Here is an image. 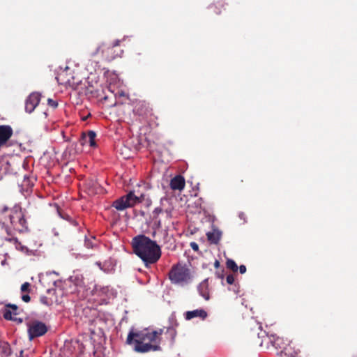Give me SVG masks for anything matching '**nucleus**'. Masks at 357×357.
<instances>
[{
	"mask_svg": "<svg viewBox=\"0 0 357 357\" xmlns=\"http://www.w3.org/2000/svg\"><path fill=\"white\" fill-rule=\"evenodd\" d=\"M163 329L149 331L148 329L135 331L131 329L127 336L126 344L133 345L134 350L138 353H147L158 351L160 335Z\"/></svg>",
	"mask_w": 357,
	"mask_h": 357,
	"instance_id": "1",
	"label": "nucleus"
},
{
	"mask_svg": "<svg viewBox=\"0 0 357 357\" xmlns=\"http://www.w3.org/2000/svg\"><path fill=\"white\" fill-rule=\"evenodd\" d=\"M131 244L133 252L142 259L146 268L156 264L162 256L160 246L157 242L144 234L133 237Z\"/></svg>",
	"mask_w": 357,
	"mask_h": 357,
	"instance_id": "2",
	"label": "nucleus"
},
{
	"mask_svg": "<svg viewBox=\"0 0 357 357\" xmlns=\"http://www.w3.org/2000/svg\"><path fill=\"white\" fill-rule=\"evenodd\" d=\"M9 212L8 216L11 226L13 229L24 233L29 230L28 223L25 219V213L22 207L15 205L13 208L9 209L7 206L0 208V215H3Z\"/></svg>",
	"mask_w": 357,
	"mask_h": 357,
	"instance_id": "3",
	"label": "nucleus"
},
{
	"mask_svg": "<svg viewBox=\"0 0 357 357\" xmlns=\"http://www.w3.org/2000/svg\"><path fill=\"white\" fill-rule=\"evenodd\" d=\"M123 50L120 48V40H116L112 44L102 43L100 44L95 51L91 53V57H95L99 54L103 60L111 61L117 57H121Z\"/></svg>",
	"mask_w": 357,
	"mask_h": 357,
	"instance_id": "4",
	"label": "nucleus"
},
{
	"mask_svg": "<svg viewBox=\"0 0 357 357\" xmlns=\"http://www.w3.org/2000/svg\"><path fill=\"white\" fill-rule=\"evenodd\" d=\"M168 277L174 284L184 285L191 280L190 269L185 264L177 263L171 268Z\"/></svg>",
	"mask_w": 357,
	"mask_h": 357,
	"instance_id": "5",
	"label": "nucleus"
},
{
	"mask_svg": "<svg viewBox=\"0 0 357 357\" xmlns=\"http://www.w3.org/2000/svg\"><path fill=\"white\" fill-rule=\"evenodd\" d=\"M144 199V194L136 195L133 191H130L127 195L115 200L112 204V206L118 211H123L127 208L132 207L137 204L142 202Z\"/></svg>",
	"mask_w": 357,
	"mask_h": 357,
	"instance_id": "6",
	"label": "nucleus"
},
{
	"mask_svg": "<svg viewBox=\"0 0 357 357\" xmlns=\"http://www.w3.org/2000/svg\"><path fill=\"white\" fill-rule=\"evenodd\" d=\"M48 331L46 324L38 320L31 321L28 324V336L29 340L44 335Z\"/></svg>",
	"mask_w": 357,
	"mask_h": 357,
	"instance_id": "7",
	"label": "nucleus"
},
{
	"mask_svg": "<svg viewBox=\"0 0 357 357\" xmlns=\"http://www.w3.org/2000/svg\"><path fill=\"white\" fill-rule=\"evenodd\" d=\"M5 231L7 234V236L3 238L5 241L13 243L15 245V248L17 250L24 253L29 255V252H31L27 247L23 245L17 238L13 236V234L10 229L6 227Z\"/></svg>",
	"mask_w": 357,
	"mask_h": 357,
	"instance_id": "8",
	"label": "nucleus"
},
{
	"mask_svg": "<svg viewBox=\"0 0 357 357\" xmlns=\"http://www.w3.org/2000/svg\"><path fill=\"white\" fill-rule=\"evenodd\" d=\"M40 100V94L37 92L31 93L26 100L25 110L31 113L38 106Z\"/></svg>",
	"mask_w": 357,
	"mask_h": 357,
	"instance_id": "9",
	"label": "nucleus"
},
{
	"mask_svg": "<svg viewBox=\"0 0 357 357\" xmlns=\"http://www.w3.org/2000/svg\"><path fill=\"white\" fill-rule=\"evenodd\" d=\"M13 133L12 128L8 125L0 126V147L6 144Z\"/></svg>",
	"mask_w": 357,
	"mask_h": 357,
	"instance_id": "10",
	"label": "nucleus"
},
{
	"mask_svg": "<svg viewBox=\"0 0 357 357\" xmlns=\"http://www.w3.org/2000/svg\"><path fill=\"white\" fill-rule=\"evenodd\" d=\"M96 137V133L93 130H89L86 133H82L80 144L82 146L89 144L90 146H96L95 138Z\"/></svg>",
	"mask_w": 357,
	"mask_h": 357,
	"instance_id": "11",
	"label": "nucleus"
},
{
	"mask_svg": "<svg viewBox=\"0 0 357 357\" xmlns=\"http://www.w3.org/2000/svg\"><path fill=\"white\" fill-rule=\"evenodd\" d=\"M207 316L208 314L204 309H196L192 311H187L184 314V317L186 320H191L196 317H199L202 320H204Z\"/></svg>",
	"mask_w": 357,
	"mask_h": 357,
	"instance_id": "12",
	"label": "nucleus"
},
{
	"mask_svg": "<svg viewBox=\"0 0 357 357\" xmlns=\"http://www.w3.org/2000/svg\"><path fill=\"white\" fill-rule=\"evenodd\" d=\"M185 178L181 175H177L171 179L170 188L174 190H182L185 188Z\"/></svg>",
	"mask_w": 357,
	"mask_h": 357,
	"instance_id": "13",
	"label": "nucleus"
},
{
	"mask_svg": "<svg viewBox=\"0 0 357 357\" xmlns=\"http://www.w3.org/2000/svg\"><path fill=\"white\" fill-rule=\"evenodd\" d=\"M208 241L213 244H218L222 236V231L217 228H213L211 231L206 233Z\"/></svg>",
	"mask_w": 357,
	"mask_h": 357,
	"instance_id": "14",
	"label": "nucleus"
},
{
	"mask_svg": "<svg viewBox=\"0 0 357 357\" xmlns=\"http://www.w3.org/2000/svg\"><path fill=\"white\" fill-rule=\"evenodd\" d=\"M6 309L3 313V318L6 320H13V314L14 315H17V310L18 309L17 306L14 304H8L6 305Z\"/></svg>",
	"mask_w": 357,
	"mask_h": 357,
	"instance_id": "15",
	"label": "nucleus"
},
{
	"mask_svg": "<svg viewBox=\"0 0 357 357\" xmlns=\"http://www.w3.org/2000/svg\"><path fill=\"white\" fill-rule=\"evenodd\" d=\"M199 294L205 299L210 298L207 280L202 281L197 287Z\"/></svg>",
	"mask_w": 357,
	"mask_h": 357,
	"instance_id": "16",
	"label": "nucleus"
},
{
	"mask_svg": "<svg viewBox=\"0 0 357 357\" xmlns=\"http://www.w3.org/2000/svg\"><path fill=\"white\" fill-rule=\"evenodd\" d=\"M225 2L222 0H218L216 2L212 3L209 8L216 15H220L222 13V9L225 10Z\"/></svg>",
	"mask_w": 357,
	"mask_h": 357,
	"instance_id": "17",
	"label": "nucleus"
},
{
	"mask_svg": "<svg viewBox=\"0 0 357 357\" xmlns=\"http://www.w3.org/2000/svg\"><path fill=\"white\" fill-rule=\"evenodd\" d=\"M0 353L6 357L11 355L12 349L7 342H0Z\"/></svg>",
	"mask_w": 357,
	"mask_h": 357,
	"instance_id": "18",
	"label": "nucleus"
},
{
	"mask_svg": "<svg viewBox=\"0 0 357 357\" xmlns=\"http://www.w3.org/2000/svg\"><path fill=\"white\" fill-rule=\"evenodd\" d=\"M98 240L95 236H90L89 237H86L84 241V245L89 249L95 248L98 245Z\"/></svg>",
	"mask_w": 357,
	"mask_h": 357,
	"instance_id": "19",
	"label": "nucleus"
},
{
	"mask_svg": "<svg viewBox=\"0 0 357 357\" xmlns=\"http://www.w3.org/2000/svg\"><path fill=\"white\" fill-rule=\"evenodd\" d=\"M284 356H287V357H297L298 356V351L293 349L290 344L285 347L282 351Z\"/></svg>",
	"mask_w": 357,
	"mask_h": 357,
	"instance_id": "20",
	"label": "nucleus"
},
{
	"mask_svg": "<svg viewBox=\"0 0 357 357\" xmlns=\"http://www.w3.org/2000/svg\"><path fill=\"white\" fill-rule=\"evenodd\" d=\"M227 268L231 270L233 272H237L238 266L236 262L232 259H227L226 262Z\"/></svg>",
	"mask_w": 357,
	"mask_h": 357,
	"instance_id": "21",
	"label": "nucleus"
},
{
	"mask_svg": "<svg viewBox=\"0 0 357 357\" xmlns=\"http://www.w3.org/2000/svg\"><path fill=\"white\" fill-rule=\"evenodd\" d=\"M40 301L41 303L47 306H50L52 304V301L45 296H40Z\"/></svg>",
	"mask_w": 357,
	"mask_h": 357,
	"instance_id": "22",
	"label": "nucleus"
},
{
	"mask_svg": "<svg viewBox=\"0 0 357 357\" xmlns=\"http://www.w3.org/2000/svg\"><path fill=\"white\" fill-rule=\"evenodd\" d=\"M162 209L161 208H155L153 211V220H156L158 217V215L162 213Z\"/></svg>",
	"mask_w": 357,
	"mask_h": 357,
	"instance_id": "23",
	"label": "nucleus"
},
{
	"mask_svg": "<svg viewBox=\"0 0 357 357\" xmlns=\"http://www.w3.org/2000/svg\"><path fill=\"white\" fill-rule=\"evenodd\" d=\"M21 291L22 292H27L29 293L30 291V284L27 282L23 283L21 286Z\"/></svg>",
	"mask_w": 357,
	"mask_h": 357,
	"instance_id": "24",
	"label": "nucleus"
},
{
	"mask_svg": "<svg viewBox=\"0 0 357 357\" xmlns=\"http://www.w3.org/2000/svg\"><path fill=\"white\" fill-rule=\"evenodd\" d=\"M47 105L50 107H52L53 109H55L58 106V102L52 98H48L47 99Z\"/></svg>",
	"mask_w": 357,
	"mask_h": 357,
	"instance_id": "25",
	"label": "nucleus"
},
{
	"mask_svg": "<svg viewBox=\"0 0 357 357\" xmlns=\"http://www.w3.org/2000/svg\"><path fill=\"white\" fill-rule=\"evenodd\" d=\"M154 220V223H153V229H160L162 227L161 220L158 218H157L156 220Z\"/></svg>",
	"mask_w": 357,
	"mask_h": 357,
	"instance_id": "26",
	"label": "nucleus"
},
{
	"mask_svg": "<svg viewBox=\"0 0 357 357\" xmlns=\"http://www.w3.org/2000/svg\"><path fill=\"white\" fill-rule=\"evenodd\" d=\"M235 278L232 274H229L227 276L226 281L229 284H233L234 282Z\"/></svg>",
	"mask_w": 357,
	"mask_h": 357,
	"instance_id": "27",
	"label": "nucleus"
},
{
	"mask_svg": "<svg viewBox=\"0 0 357 357\" xmlns=\"http://www.w3.org/2000/svg\"><path fill=\"white\" fill-rule=\"evenodd\" d=\"M22 300L25 303H28L30 301L31 298L28 294H24V295H22Z\"/></svg>",
	"mask_w": 357,
	"mask_h": 357,
	"instance_id": "28",
	"label": "nucleus"
},
{
	"mask_svg": "<svg viewBox=\"0 0 357 357\" xmlns=\"http://www.w3.org/2000/svg\"><path fill=\"white\" fill-rule=\"evenodd\" d=\"M239 271L241 274H243L246 272V266L245 265H241L239 266Z\"/></svg>",
	"mask_w": 357,
	"mask_h": 357,
	"instance_id": "29",
	"label": "nucleus"
},
{
	"mask_svg": "<svg viewBox=\"0 0 357 357\" xmlns=\"http://www.w3.org/2000/svg\"><path fill=\"white\" fill-rule=\"evenodd\" d=\"M191 245V248L194 250H198V245L196 243H191L190 244Z\"/></svg>",
	"mask_w": 357,
	"mask_h": 357,
	"instance_id": "30",
	"label": "nucleus"
},
{
	"mask_svg": "<svg viewBox=\"0 0 357 357\" xmlns=\"http://www.w3.org/2000/svg\"><path fill=\"white\" fill-rule=\"evenodd\" d=\"M167 331V332H170L172 335H175L176 333V331L173 328H168Z\"/></svg>",
	"mask_w": 357,
	"mask_h": 357,
	"instance_id": "31",
	"label": "nucleus"
},
{
	"mask_svg": "<svg viewBox=\"0 0 357 357\" xmlns=\"http://www.w3.org/2000/svg\"><path fill=\"white\" fill-rule=\"evenodd\" d=\"M214 265H215V268H218V267L220 266V262H219L218 260H216V261H215Z\"/></svg>",
	"mask_w": 357,
	"mask_h": 357,
	"instance_id": "32",
	"label": "nucleus"
},
{
	"mask_svg": "<svg viewBox=\"0 0 357 357\" xmlns=\"http://www.w3.org/2000/svg\"><path fill=\"white\" fill-rule=\"evenodd\" d=\"M156 230H157V229H154V231H153V233H152V237H153V238H155V235H156Z\"/></svg>",
	"mask_w": 357,
	"mask_h": 357,
	"instance_id": "33",
	"label": "nucleus"
},
{
	"mask_svg": "<svg viewBox=\"0 0 357 357\" xmlns=\"http://www.w3.org/2000/svg\"><path fill=\"white\" fill-rule=\"evenodd\" d=\"M73 224H74L75 225H77V222H76V221L73 220Z\"/></svg>",
	"mask_w": 357,
	"mask_h": 357,
	"instance_id": "34",
	"label": "nucleus"
}]
</instances>
